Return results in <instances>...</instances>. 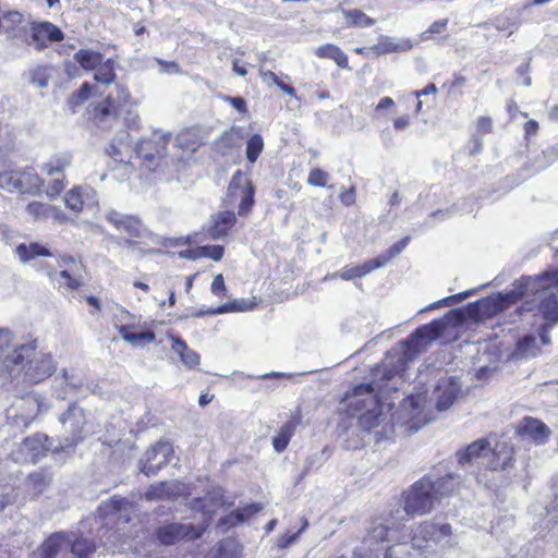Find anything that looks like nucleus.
I'll list each match as a JSON object with an SVG mask.
<instances>
[{"mask_svg":"<svg viewBox=\"0 0 558 558\" xmlns=\"http://www.w3.org/2000/svg\"><path fill=\"white\" fill-rule=\"evenodd\" d=\"M400 514L401 511L397 510L373 519L361 546L355 549V558H364V555L368 558H401L408 549L407 544L387 545L391 541H399Z\"/></svg>","mask_w":558,"mask_h":558,"instance_id":"nucleus-1","label":"nucleus"},{"mask_svg":"<svg viewBox=\"0 0 558 558\" xmlns=\"http://www.w3.org/2000/svg\"><path fill=\"white\" fill-rule=\"evenodd\" d=\"M37 340L15 347L5 360V372L12 378L23 375L28 384H38L50 377L57 368V363L50 353L38 351Z\"/></svg>","mask_w":558,"mask_h":558,"instance_id":"nucleus-2","label":"nucleus"},{"mask_svg":"<svg viewBox=\"0 0 558 558\" xmlns=\"http://www.w3.org/2000/svg\"><path fill=\"white\" fill-rule=\"evenodd\" d=\"M512 287L523 290V296H534L535 300L526 301L524 311L537 310L547 320H558V300L555 290L558 291V272H544L537 277H526L514 281Z\"/></svg>","mask_w":558,"mask_h":558,"instance_id":"nucleus-3","label":"nucleus"},{"mask_svg":"<svg viewBox=\"0 0 558 558\" xmlns=\"http://www.w3.org/2000/svg\"><path fill=\"white\" fill-rule=\"evenodd\" d=\"M129 100V90L121 85H116L114 93H110L93 107L90 118L95 125L101 130H111L119 124L120 116L125 112L129 116L124 118L125 125L137 126L140 118L136 114L132 116L128 108Z\"/></svg>","mask_w":558,"mask_h":558,"instance_id":"nucleus-4","label":"nucleus"},{"mask_svg":"<svg viewBox=\"0 0 558 558\" xmlns=\"http://www.w3.org/2000/svg\"><path fill=\"white\" fill-rule=\"evenodd\" d=\"M381 389L376 381L355 386L350 398V407L356 410H364L359 416V424L364 430H371L379 426L383 421L381 407L379 405L377 392Z\"/></svg>","mask_w":558,"mask_h":558,"instance_id":"nucleus-5","label":"nucleus"},{"mask_svg":"<svg viewBox=\"0 0 558 558\" xmlns=\"http://www.w3.org/2000/svg\"><path fill=\"white\" fill-rule=\"evenodd\" d=\"M71 550V558H90L96 550V545L86 538L71 541L63 533L51 535L41 546V558H58Z\"/></svg>","mask_w":558,"mask_h":558,"instance_id":"nucleus-6","label":"nucleus"},{"mask_svg":"<svg viewBox=\"0 0 558 558\" xmlns=\"http://www.w3.org/2000/svg\"><path fill=\"white\" fill-rule=\"evenodd\" d=\"M436 504L439 502L433 492V480L429 477L417 481L404 493L403 510L411 517L430 512Z\"/></svg>","mask_w":558,"mask_h":558,"instance_id":"nucleus-7","label":"nucleus"},{"mask_svg":"<svg viewBox=\"0 0 558 558\" xmlns=\"http://www.w3.org/2000/svg\"><path fill=\"white\" fill-rule=\"evenodd\" d=\"M523 294V290H518L517 287H513L510 291L505 293H498L496 295L478 300L469 304V315L476 320H483L507 310L510 305L517 303Z\"/></svg>","mask_w":558,"mask_h":558,"instance_id":"nucleus-8","label":"nucleus"},{"mask_svg":"<svg viewBox=\"0 0 558 558\" xmlns=\"http://www.w3.org/2000/svg\"><path fill=\"white\" fill-rule=\"evenodd\" d=\"M170 140V133H154L151 138L137 143L134 149L135 156L142 159V163L147 170L154 171L168 163L166 149Z\"/></svg>","mask_w":558,"mask_h":558,"instance_id":"nucleus-9","label":"nucleus"},{"mask_svg":"<svg viewBox=\"0 0 558 558\" xmlns=\"http://www.w3.org/2000/svg\"><path fill=\"white\" fill-rule=\"evenodd\" d=\"M64 435L60 440L56 451L66 450L76 446L83 439V428L85 425V413L83 409L75 404L70 405L65 413L60 417Z\"/></svg>","mask_w":558,"mask_h":558,"instance_id":"nucleus-10","label":"nucleus"},{"mask_svg":"<svg viewBox=\"0 0 558 558\" xmlns=\"http://www.w3.org/2000/svg\"><path fill=\"white\" fill-rule=\"evenodd\" d=\"M58 267L60 271H57L52 268L47 269V276L54 282L59 284V287H65L70 290H76L82 286V280L78 275V270L81 268V264L77 263L71 256H61L57 260Z\"/></svg>","mask_w":558,"mask_h":558,"instance_id":"nucleus-11","label":"nucleus"},{"mask_svg":"<svg viewBox=\"0 0 558 558\" xmlns=\"http://www.w3.org/2000/svg\"><path fill=\"white\" fill-rule=\"evenodd\" d=\"M444 324L440 320H434L417 328L404 342L407 347L405 355L412 356L424 351L429 343L436 340L441 332Z\"/></svg>","mask_w":558,"mask_h":558,"instance_id":"nucleus-12","label":"nucleus"},{"mask_svg":"<svg viewBox=\"0 0 558 558\" xmlns=\"http://www.w3.org/2000/svg\"><path fill=\"white\" fill-rule=\"evenodd\" d=\"M172 453L173 448L170 442L158 441L151 446L141 459V472L147 476L155 475L159 470L165 468L170 462V456Z\"/></svg>","mask_w":558,"mask_h":558,"instance_id":"nucleus-13","label":"nucleus"},{"mask_svg":"<svg viewBox=\"0 0 558 558\" xmlns=\"http://www.w3.org/2000/svg\"><path fill=\"white\" fill-rule=\"evenodd\" d=\"M63 32L50 22L33 23L25 37V43L36 50L45 49L49 43L63 40Z\"/></svg>","mask_w":558,"mask_h":558,"instance_id":"nucleus-14","label":"nucleus"},{"mask_svg":"<svg viewBox=\"0 0 558 558\" xmlns=\"http://www.w3.org/2000/svg\"><path fill=\"white\" fill-rule=\"evenodd\" d=\"M203 526H195L192 523H169L157 530V538L163 545H172L182 539H195L204 532Z\"/></svg>","mask_w":558,"mask_h":558,"instance_id":"nucleus-15","label":"nucleus"},{"mask_svg":"<svg viewBox=\"0 0 558 558\" xmlns=\"http://www.w3.org/2000/svg\"><path fill=\"white\" fill-rule=\"evenodd\" d=\"M514 447L511 439L500 436L489 447L487 468L492 471H505L513 465Z\"/></svg>","mask_w":558,"mask_h":558,"instance_id":"nucleus-16","label":"nucleus"},{"mask_svg":"<svg viewBox=\"0 0 558 558\" xmlns=\"http://www.w3.org/2000/svg\"><path fill=\"white\" fill-rule=\"evenodd\" d=\"M228 191L232 196L240 197L241 199L239 215H246L254 204V186L252 182L241 171H236L232 177Z\"/></svg>","mask_w":558,"mask_h":558,"instance_id":"nucleus-17","label":"nucleus"},{"mask_svg":"<svg viewBox=\"0 0 558 558\" xmlns=\"http://www.w3.org/2000/svg\"><path fill=\"white\" fill-rule=\"evenodd\" d=\"M105 218L118 231L125 232L132 238H142L146 232L145 227L135 216L125 215L111 209L105 214Z\"/></svg>","mask_w":558,"mask_h":558,"instance_id":"nucleus-18","label":"nucleus"},{"mask_svg":"<svg viewBox=\"0 0 558 558\" xmlns=\"http://www.w3.org/2000/svg\"><path fill=\"white\" fill-rule=\"evenodd\" d=\"M550 338L548 332L543 329L538 336L526 335L518 340L512 356L515 359L534 357L541 353L542 345H548Z\"/></svg>","mask_w":558,"mask_h":558,"instance_id":"nucleus-19","label":"nucleus"},{"mask_svg":"<svg viewBox=\"0 0 558 558\" xmlns=\"http://www.w3.org/2000/svg\"><path fill=\"white\" fill-rule=\"evenodd\" d=\"M517 434L523 438L542 445L547 441L551 432L549 427L542 421L534 417H523L517 428Z\"/></svg>","mask_w":558,"mask_h":558,"instance_id":"nucleus-20","label":"nucleus"},{"mask_svg":"<svg viewBox=\"0 0 558 558\" xmlns=\"http://www.w3.org/2000/svg\"><path fill=\"white\" fill-rule=\"evenodd\" d=\"M459 392L460 385L456 378H440L434 391L437 410L445 411L449 409L457 399Z\"/></svg>","mask_w":558,"mask_h":558,"instance_id":"nucleus-21","label":"nucleus"},{"mask_svg":"<svg viewBox=\"0 0 558 558\" xmlns=\"http://www.w3.org/2000/svg\"><path fill=\"white\" fill-rule=\"evenodd\" d=\"M16 416L24 426H28L34 418L43 411H47L43 400L36 395L22 398L15 405Z\"/></svg>","mask_w":558,"mask_h":558,"instance_id":"nucleus-22","label":"nucleus"},{"mask_svg":"<svg viewBox=\"0 0 558 558\" xmlns=\"http://www.w3.org/2000/svg\"><path fill=\"white\" fill-rule=\"evenodd\" d=\"M426 399L422 395L410 396L402 402V409L408 413L409 420L413 422L412 427L417 430L421 425L430 421L426 414L423 413Z\"/></svg>","mask_w":558,"mask_h":558,"instance_id":"nucleus-23","label":"nucleus"},{"mask_svg":"<svg viewBox=\"0 0 558 558\" xmlns=\"http://www.w3.org/2000/svg\"><path fill=\"white\" fill-rule=\"evenodd\" d=\"M236 217L233 211L225 210L211 216L207 233L211 239H220L228 234L229 230L234 226Z\"/></svg>","mask_w":558,"mask_h":558,"instance_id":"nucleus-24","label":"nucleus"},{"mask_svg":"<svg viewBox=\"0 0 558 558\" xmlns=\"http://www.w3.org/2000/svg\"><path fill=\"white\" fill-rule=\"evenodd\" d=\"M130 508H132V504L129 500L119 496H113L100 504L98 513L102 520L109 519L110 521H113L111 518L118 515L119 519L124 518V522H128L129 518L123 513L128 512Z\"/></svg>","mask_w":558,"mask_h":558,"instance_id":"nucleus-25","label":"nucleus"},{"mask_svg":"<svg viewBox=\"0 0 558 558\" xmlns=\"http://www.w3.org/2000/svg\"><path fill=\"white\" fill-rule=\"evenodd\" d=\"M17 171L20 193H27L32 195H38L41 193L44 180L33 168L28 167Z\"/></svg>","mask_w":558,"mask_h":558,"instance_id":"nucleus-26","label":"nucleus"},{"mask_svg":"<svg viewBox=\"0 0 558 558\" xmlns=\"http://www.w3.org/2000/svg\"><path fill=\"white\" fill-rule=\"evenodd\" d=\"M490 442L487 439H477L470 444L464 450L457 452L458 461L461 465L470 464L473 461L487 457Z\"/></svg>","mask_w":558,"mask_h":558,"instance_id":"nucleus-27","label":"nucleus"},{"mask_svg":"<svg viewBox=\"0 0 558 558\" xmlns=\"http://www.w3.org/2000/svg\"><path fill=\"white\" fill-rule=\"evenodd\" d=\"M242 145L240 132L235 129L225 131L215 142V149L222 156L230 155L239 150Z\"/></svg>","mask_w":558,"mask_h":558,"instance_id":"nucleus-28","label":"nucleus"},{"mask_svg":"<svg viewBox=\"0 0 558 558\" xmlns=\"http://www.w3.org/2000/svg\"><path fill=\"white\" fill-rule=\"evenodd\" d=\"M301 413L298 411L280 429L279 434L274 437L272 445L277 452H282L289 445L295 428L301 424Z\"/></svg>","mask_w":558,"mask_h":558,"instance_id":"nucleus-29","label":"nucleus"},{"mask_svg":"<svg viewBox=\"0 0 558 558\" xmlns=\"http://www.w3.org/2000/svg\"><path fill=\"white\" fill-rule=\"evenodd\" d=\"M170 339L172 340V351L179 355L185 367L191 369L199 364V355L194 350L190 349L184 340L172 335L170 336Z\"/></svg>","mask_w":558,"mask_h":558,"instance_id":"nucleus-30","label":"nucleus"},{"mask_svg":"<svg viewBox=\"0 0 558 558\" xmlns=\"http://www.w3.org/2000/svg\"><path fill=\"white\" fill-rule=\"evenodd\" d=\"M14 252L19 260L23 264L29 263L39 256H52L51 252L46 246L36 242L19 244Z\"/></svg>","mask_w":558,"mask_h":558,"instance_id":"nucleus-31","label":"nucleus"},{"mask_svg":"<svg viewBox=\"0 0 558 558\" xmlns=\"http://www.w3.org/2000/svg\"><path fill=\"white\" fill-rule=\"evenodd\" d=\"M72 163V156L69 153H61L53 156L41 166V171L51 178L64 175V170Z\"/></svg>","mask_w":558,"mask_h":558,"instance_id":"nucleus-32","label":"nucleus"},{"mask_svg":"<svg viewBox=\"0 0 558 558\" xmlns=\"http://www.w3.org/2000/svg\"><path fill=\"white\" fill-rule=\"evenodd\" d=\"M118 331L120 337L129 344L135 347H144L147 343L155 341V332L148 330L143 332H131L130 326H119Z\"/></svg>","mask_w":558,"mask_h":558,"instance_id":"nucleus-33","label":"nucleus"},{"mask_svg":"<svg viewBox=\"0 0 558 558\" xmlns=\"http://www.w3.org/2000/svg\"><path fill=\"white\" fill-rule=\"evenodd\" d=\"M223 505V496L220 490H213L205 497L196 499L193 508L204 513H215Z\"/></svg>","mask_w":558,"mask_h":558,"instance_id":"nucleus-34","label":"nucleus"},{"mask_svg":"<svg viewBox=\"0 0 558 558\" xmlns=\"http://www.w3.org/2000/svg\"><path fill=\"white\" fill-rule=\"evenodd\" d=\"M253 308V303L246 302L244 300L234 301L232 303L223 304L218 307L201 310L192 314L194 317H203L205 315H217L223 314L228 312H245Z\"/></svg>","mask_w":558,"mask_h":558,"instance_id":"nucleus-35","label":"nucleus"},{"mask_svg":"<svg viewBox=\"0 0 558 558\" xmlns=\"http://www.w3.org/2000/svg\"><path fill=\"white\" fill-rule=\"evenodd\" d=\"M315 54L318 58H326L333 60L338 66L345 69L349 65L348 57L347 54L337 46L332 44H325L322 46H318L315 49Z\"/></svg>","mask_w":558,"mask_h":558,"instance_id":"nucleus-36","label":"nucleus"},{"mask_svg":"<svg viewBox=\"0 0 558 558\" xmlns=\"http://www.w3.org/2000/svg\"><path fill=\"white\" fill-rule=\"evenodd\" d=\"M73 59L86 71H93L104 59V54L90 49H80Z\"/></svg>","mask_w":558,"mask_h":558,"instance_id":"nucleus-37","label":"nucleus"},{"mask_svg":"<svg viewBox=\"0 0 558 558\" xmlns=\"http://www.w3.org/2000/svg\"><path fill=\"white\" fill-rule=\"evenodd\" d=\"M412 48L409 39H403L396 43L391 38L385 37L378 44L372 47V50L377 54H387L396 51H408Z\"/></svg>","mask_w":558,"mask_h":558,"instance_id":"nucleus-38","label":"nucleus"},{"mask_svg":"<svg viewBox=\"0 0 558 558\" xmlns=\"http://www.w3.org/2000/svg\"><path fill=\"white\" fill-rule=\"evenodd\" d=\"M378 269L375 267V263L373 259L365 262L362 265L353 266V267H344L338 274H333L331 278L340 277L343 280H351L354 278H361L373 270Z\"/></svg>","mask_w":558,"mask_h":558,"instance_id":"nucleus-39","label":"nucleus"},{"mask_svg":"<svg viewBox=\"0 0 558 558\" xmlns=\"http://www.w3.org/2000/svg\"><path fill=\"white\" fill-rule=\"evenodd\" d=\"M458 481L453 474H448L433 481V492L437 495L438 502L441 498L449 496L457 487Z\"/></svg>","mask_w":558,"mask_h":558,"instance_id":"nucleus-40","label":"nucleus"},{"mask_svg":"<svg viewBox=\"0 0 558 558\" xmlns=\"http://www.w3.org/2000/svg\"><path fill=\"white\" fill-rule=\"evenodd\" d=\"M93 71H95L94 78L98 83L109 85L116 80L114 62L111 59L105 60L104 58Z\"/></svg>","mask_w":558,"mask_h":558,"instance_id":"nucleus-41","label":"nucleus"},{"mask_svg":"<svg viewBox=\"0 0 558 558\" xmlns=\"http://www.w3.org/2000/svg\"><path fill=\"white\" fill-rule=\"evenodd\" d=\"M410 236H405L391 245L386 252L374 258L375 267L381 268L387 265L392 258L399 255L408 245Z\"/></svg>","mask_w":558,"mask_h":558,"instance_id":"nucleus-42","label":"nucleus"},{"mask_svg":"<svg viewBox=\"0 0 558 558\" xmlns=\"http://www.w3.org/2000/svg\"><path fill=\"white\" fill-rule=\"evenodd\" d=\"M20 344H14V335L8 328H0V362L3 371H5V360L8 356L12 354V351L15 347Z\"/></svg>","mask_w":558,"mask_h":558,"instance_id":"nucleus-43","label":"nucleus"},{"mask_svg":"<svg viewBox=\"0 0 558 558\" xmlns=\"http://www.w3.org/2000/svg\"><path fill=\"white\" fill-rule=\"evenodd\" d=\"M121 534L118 531H112L108 527H102L99 531L100 545L105 547L106 551L114 554L117 550L124 549L122 545L118 544Z\"/></svg>","mask_w":558,"mask_h":558,"instance_id":"nucleus-44","label":"nucleus"},{"mask_svg":"<svg viewBox=\"0 0 558 558\" xmlns=\"http://www.w3.org/2000/svg\"><path fill=\"white\" fill-rule=\"evenodd\" d=\"M28 82L37 88H45L49 84L50 69L46 65H37L27 73Z\"/></svg>","mask_w":558,"mask_h":558,"instance_id":"nucleus-45","label":"nucleus"},{"mask_svg":"<svg viewBox=\"0 0 558 558\" xmlns=\"http://www.w3.org/2000/svg\"><path fill=\"white\" fill-rule=\"evenodd\" d=\"M187 256L191 258L209 257L215 262H219L223 256V247L220 245L201 246L191 251Z\"/></svg>","mask_w":558,"mask_h":558,"instance_id":"nucleus-46","label":"nucleus"},{"mask_svg":"<svg viewBox=\"0 0 558 558\" xmlns=\"http://www.w3.org/2000/svg\"><path fill=\"white\" fill-rule=\"evenodd\" d=\"M23 16L17 11H11L0 15V28L9 36H13L16 27L22 23Z\"/></svg>","mask_w":558,"mask_h":558,"instance_id":"nucleus-47","label":"nucleus"},{"mask_svg":"<svg viewBox=\"0 0 558 558\" xmlns=\"http://www.w3.org/2000/svg\"><path fill=\"white\" fill-rule=\"evenodd\" d=\"M50 205L41 202H31L26 206V214L35 221H45L49 219Z\"/></svg>","mask_w":558,"mask_h":558,"instance_id":"nucleus-48","label":"nucleus"},{"mask_svg":"<svg viewBox=\"0 0 558 558\" xmlns=\"http://www.w3.org/2000/svg\"><path fill=\"white\" fill-rule=\"evenodd\" d=\"M345 23L349 26H372L375 24V20L368 17L365 13L360 10L344 11Z\"/></svg>","mask_w":558,"mask_h":558,"instance_id":"nucleus-49","label":"nucleus"},{"mask_svg":"<svg viewBox=\"0 0 558 558\" xmlns=\"http://www.w3.org/2000/svg\"><path fill=\"white\" fill-rule=\"evenodd\" d=\"M264 149V140L259 134L251 136L246 143V158L254 163Z\"/></svg>","mask_w":558,"mask_h":558,"instance_id":"nucleus-50","label":"nucleus"},{"mask_svg":"<svg viewBox=\"0 0 558 558\" xmlns=\"http://www.w3.org/2000/svg\"><path fill=\"white\" fill-rule=\"evenodd\" d=\"M0 189L10 193L19 192V171L5 170L0 172Z\"/></svg>","mask_w":558,"mask_h":558,"instance_id":"nucleus-51","label":"nucleus"},{"mask_svg":"<svg viewBox=\"0 0 558 558\" xmlns=\"http://www.w3.org/2000/svg\"><path fill=\"white\" fill-rule=\"evenodd\" d=\"M68 208L75 213H80L84 205V190L82 187H74L70 190L64 197Z\"/></svg>","mask_w":558,"mask_h":558,"instance_id":"nucleus-52","label":"nucleus"},{"mask_svg":"<svg viewBox=\"0 0 558 558\" xmlns=\"http://www.w3.org/2000/svg\"><path fill=\"white\" fill-rule=\"evenodd\" d=\"M107 153L114 158V160L124 162L125 158H128V162L133 157L132 145H122V147L114 142H111L109 147L107 148Z\"/></svg>","mask_w":558,"mask_h":558,"instance_id":"nucleus-53","label":"nucleus"},{"mask_svg":"<svg viewBox=\"0 0 558 558\" xmlns=\"http://www.w3.org/2000/svg\"><path fill=\"white\" fill-rule=\"evenodd\" d=\"M162 484H165L167 499H174L190 494L187 485L180 481L162 482Z\"/></svg>","mask_w":558,"mask_h":558,"instance_id":"nucleus-54","label":"nucleus"},{"mask_svg":"<svg viewBox=\"0 0 558 558\" xmlns=\"http://www.w3.org/2000/svg\"><path fill=\"white\" fill-rule=\"evenodd\" d=\"M472 294H473V290H469V291H465V292H461V293H458V294H454V295L447 296V298H445L442 300H439V301L430 304L429 306L425 307L424 310H422V312L428 311V310L438 308L440 306H449V305H451L453 303H459V302L465 300L466 298H469Z\"/></svg>","mask_w":558,"mask_h":558,"instance_id":"nucleus-55","label":"nucleus"},{"mask_svg":"<svg viewBox=\"0 0 558 558\" xmlns=\"http://www.w3.org/2000/svg\"><path fill=\"white\" fill-rule=\"evenodd\" d=\"M93 87L88 83H83L81 87L70 97V105L75 108L85 102L92 95Z\"/></svg>","mask_w":558,"mask_h":558,"instance_id":"nucleus-56","label":"nucleus"},{"mask_svg":"<svg viewBox=\"0 0 558 558\" xmlns=\"http://www.w3.org/2000/svg\"><path fill=\"white\" fill-rule=\"evenodd\" d=\"M328 180L329 173L319 168L312 169L307 177V183L312 186L318 187H325Z\"/></svg>","mask_w":558,"mask_h":558,"instance_id":"nucleus-57","label":"nucleus"},{"mask_svg":"<svg viewBox=\"0 0 558 558\" xmlns=\"http://www.w3.org/2000/svg\"><path fill=\"white\" fill-rule=\"evenodd\" d=\"M50 477H48L44 473H33L27 477V484L37 493H41V490L50 483Z\"/></svg>","mask_w":558,"mask_h":558,"instance_id":"nucleus-58","label":"nucleus"},{"mask_svg":"<svg viewBox=\"0 0 558 558\" xmlns=\"http://www.w3.org/2000/svg\"><path fill=\"white\" fill-rule=\"evenodd\" d=\"M65 189L64 175L51 178L49 181L46 194L48 197L52 198L61 194V192Z\"/></svg>","mask_w":558,"mask_h":558,"instance_id":"nucleus-59","label":"nucleus"},{"mask_svg":"<svg viewBox=\"0 0 558 558\" xmlns=\"http://www.w3.org/2000/svg\"><path fill=\"white\" fill-rule=\"evenodd\" d=\"M263 506L260 504H251L241 509H238L232 517L235 518L236 522H244L254 513L260 511Z\"/></svg>","mask_w":558,"mask_h":558,"instance_id":"nucleus-60","label":"nucleus"},{"mask_svg":"<svg viewBox=\"0 0 558 558\" xmlns=\"http://www.w3.org/2000/svg\"><path fill=\"white\" fill-rule=\"evenodd\" d=\"M145 498L147 500L167 499L165 484L160 482L158 484L151 485L145 493Z\"/></svg>","mask_w":558,"mask_h":558,"instance_id":"nucleus-61","label":"nucleus"},{"mask_svg":"<svg viewBox=\"0 0 558 558\" xmlns=\"http://www.w3.org/2000/svg\"><path fill=\"white\" fill-rule=\"evenodd\" d=\"M447 24H448L447 20H439V21L434 22L429 26V28L422 34V38L423 39H428V38H430L435 34L442 33L446 29Z\"/></svg>","mask_w":558,"mask_h":558,"instance_id":"nucleus-62","label":"nucleus"},{"mask_svg":"<svg viewBox=\"0 0 558 558\" xmlns=\"http://www.w3.org/2000/svg\"><path fill=\"white\" fill-rule=\"evenodd\" d=\"M306 526H307V521L304 520L302 527L296 533L291 534V535H288V534L280 535L277 539L278 547L284 548V547L289 546L290 544L294 543L295 539L298 538L299 534L302 531H304L306 529Z\"/></svg>","mask_w":558,"mask_h":558,"instance_id":"nucleus-63","label":"nucleus"},{"mask_svg":"<svg viewBox=\"0 0 558 558\" xmlns=\"http://www.w3.org/2000/svg\"><path fill=\"white\" fill-rule=\"evenodd\" d=\"M156 61L160 64L162 73L178 74L180 72V66L174 61H165L161 59H156Z\"/></svg>","mask_w":558,"mask_h":558,"instance_id":"nucleus-64","label":"nucleus"}]
</instances>
